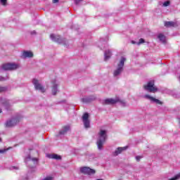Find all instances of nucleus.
<instances>
[{
	"mask_svg": "<svg viewBox=\"0 0 180 180\" xmlns=\"http://www.w3.org/2000/svg\"><path fill=\"white\" fill-rule=\"evenodd\" d=\"M106 140H108V131H106V129H101L97 134L96 144L98 150H102L103 144H105Z\"/></svg>",
	"mask_w": 180,
	"mask_h": 180,
	"instance_id": "f257e3e1",
	"label": "nucleus"
},
{
	"mask_svg": "<svg viewBox=\"0 0 180 180\" xmlns=\"http://www.w3.org/2000/svg\"><path fill=\"white\" fill-rule=\"evenodd\" d=\"M119 102L121 106H127V103L124 100H120L119 98H107L101 101L102 105H115Z\"/></svg>",
	"mask_w": 180,
	"mask_h": 180,
	"instance_id": "f03ea898",
	"label": "nucleus"
},
{
	"mask_svg": "<svg viewBox=\"0 0 180 180\" xmlns=\"http://www.w3.org/2000/svg\"><path fill=\"white\" fill-rule=\"evenodd\" d=\"M126 60L124 56L121 57L120 62L117 64V69L113 72L114 77H118V75H120L122 72H123V67H124Z\"/></svg>",
	"mask_w": 180,
	"mask_h": 180,
	"instance_id": "7ed1b4c3",
	"label": "nucleus"
},
{
	"mask_svg": "<svg viewBox=\"0 0 180 180\" xmlns=\"http://www.w3.org/2000/svg\"><path fill=\"white\" fill-rule=\"evenodd\" d=\"M143 89L151 94H155L158 91V89L154 84V80H150L146 84L143 85Z\"/></svg>",
	"mask_w": 180,
	"mask_h": 180,
	"instance_id": "20e7f679",
	"label": "nucleus"
},
{
	"mask_svg": "<svg viewBox=\"0 0 180 180\" xmlns=\"http://www.w3.org/2000/svg\"><path fill=\"white\" fill-rule=\"evenodd\" d=\"M25 163L30 168H34L37 165L38 159L36 158H32L30 155L25 158Z\"/></svg>",
	"mask_w": 180,
	"mask_h": 180,
	"instance_id": "39448f33",
	"label": "nucleus"
},
{
	"mask_svg": "<svg viewBox=\"0 0 180 180\" xmlns=\"http://www.w3.org/2000/svg\"><path fill=\"white\" fill-rule=\"evenodd\" d=\"M22 120V116H17L11 118L6 122V127H13V126H16L19 122Z\"/></svg>",
	"mask_w": 180,
	"mask_h": 180,
	"instance_id": "423d86ee",
	"label": "nucleus"
},
{
	"mask_svg": "<svg viewBox=\"0 0 180 180\" xmlns=\"http://www.w3.org/2000/svg\"><path fill=\"white\" fill-rule=\"evenodd\" d=\"M20 67V65L16 63H6L2 65V68L5 71H13L18 70Z\"/></svg>",
	"mask_w": 180,
	"mask_h": 180,
	"instance_id": "0eeeda50",
	"label": "nucleus"
},
{
	"mask_svg": "<svg viewBox=\"0 0 180 180\" xmlns=\"http://www.w3.org/2000/svg\"><path fill=\"white\" fill-rule=\"evenodd\" d=\"M32 84L34 86V88L36 91H40L42 94H44L46 92V89L41 85L40 82L37 80V79H32Z\"/></svg>",
	"mask_w": 180,
	"mask_h": 180,
	"instance_id": "6e6552de",
	"label": "nucleus"
},
{
	"mask_svg": "<svg viewBox=\"0 0 180 180\" xmlns=\"http://www.w3.org/2000/svg\"><path fill=\"white\" fill-rule=\"evenodd\" d=\"M50 37L53 41L56 43H58L59 44H65V39L61 38L60 35H56L54 34H51Z\"/></svg>",
	"mask_w": 180,
	"mask_h": 180,
	"instance_id": "1a4fd4ad",
	"label": "nucleus"
},
{
	"mask_svg": "<svg viewBox=\"0 0 180 180\" xmlns=\"http://www.w3.org/2000/svg\"><path fill=\"white\" fill-rule=\"evenodd\" d=\"M82 122L84 124L85 129H89L91 127V124L89 121V114L88 112H85L82 117Z\"/></svg>",
	"mask_w": 180,
	"mask_h": 180,
	"instance_id": "9d476101",
	"label": "nucleus"
},
{
	"mask_svg": "<svg viewBox=\"0 0 180 180\" xmlns=\"http://www.w3.org/2000/svg\"><path fill=\"white\" fill-rule=\"evenodd\" d=\"M80 172L82 174H86V175H94V174L96 172L95 169H91L89 167H82L80 169Z\"/></svg>",
	"mask_w": 180,
	"mask_h": 180,
	"instance_id": "9b49d317",
	"label": "nucleus"
},
{
	"mask_svg": "<svg viewBox=\"0 0 180 180\" xmlns=\"http://www.w3.org/2000/svg\"><path fill=\"white\" fill-rule=\"evenodd\" d=\"M58 80L56 79L52 80V95H57V92H58Z\"/></svg>",
	"mask_w": 180,
	"mask_h": 180,
	"instance_id": "f8f14e48",
	"label": "nucleus"
},
{
	"mask_svg": "<svg viewBox=\"0 0 180 180\" xmlns=\"http://www.w3.org/2000/svg\"><path fill=\"white\" fill-rule=\"evenodd\" d=\"M96 96H95V95L90 96H86V97L81 98V101L83 103H90V102H93V101H96Z\"/></svg>",
	"mask_w": 180,
	"mask_h": 180,
	"instance_id": "ddd939ff",
	"label": "nucleus"
},
{
	"mask_svg": "<svg viewBox=\"0 0 180 180\" xmlns=\"http://www.w3.org/2000/svg\"><path fill=\"white\" fill-rule=\"evenodd\" d=\"M143 98H145V99H148L149 101H150V102H153V103H157L158 105H162V102H161L160 100L148 94L145 95Z\"/></svg>",
	"mask_w": 180,
	"mask_h": 180,
	"instance_id": "4468645a",
	"label": "nucleus"
},
{
	"mask_svg": "<svg viewBox=\"0 0 180 180\" xmlns=\"http://www.w3.org/2000/svg\"><path fill=\"white\" fill-rule=\"evenodd\" d=\"M0 103L4 105L6 110L11 109V103H9V101L6 100V98H1Z\"/></svg>",
	"mask_w": 180,
	"mask_h": 180,
	"instance_id": "2eb2a0df",
	"label": "nucleus"
},
{
	"mask_svg": "<svg viewBox=\"0 0 180 180\" xmlns=\"http://www.w3.org/2000/svg\"><path fill=\"white\" fill-rule=\"evenodd\" d=\"M70 130H71V127L70 125H65L59 131V134L64 136V134H67Z\"/></svg>",
	"mask_w": 180,
	"mask_h": 180,
	"instance_id": "dca6fc26",
	"label": "nucleus"
},
{
	"mask_svg": "<svg viewBox=\"0 0 180 180\" xmlns=\"http://www.w3.org/2000/svg\"><path fill=\"white\" fill-rule=\"evenodd\" d=\"M127 147H119L117 148V150L112 153L114 157H116L119 155V154H122V151H124V150H126Z\"/></svg>",
	"mask_w": 180,
	"mask_h": 180,
	"instance_id": "f3484780",
	"label": "nucleus"
},
{
	"mask_svg": "<svg viewBox=\"0 0 180 180\" xmlns=\"http://www.w3.org/2000/svg\"><path fill=\"white\" fill-rule=\"evenodd\" d=\"M23 58H32L33 57V53L29 51H25L22 52Z\"/></svg>",
	"mask_w": 180,
	"mask_h": 180,
	"instance_id": "a211bd4d",
	"label": "nucleus"
},
{
	"mask_svg": "<svg viewBox=\"0 0 180 180\" xmlns=\"http://www.w3.org/2000/svg\"><path fill=\"white\" fill-rule=\"evenodd\" d=\"M110 57H112V51H110V50L105 51L104 53L105 61H108V60H109V58H110Z\"/></svg>",
	"mask_w": 180,
	"mask_h": 180,
	"instance_id": "6ab92c4d",
	"label": "nucleus"
},
{
	"mask_svg": "<svg viewBox=\"0 0 180 180\" xmlns=\"http://www.w3.org/2000/svg\"><path fill=\"white\" fill-rule=\"evenodd\" d=\"M48 158H51L52 160H61V156L57 154H49L47 155Z\"/></svg>",
	"mask_w": 180,
	"mask_h": 180,
	"instance_id": "aec40b11",
	"label": "nucleus"
},
{
	"mask_svg": "<svg viewBox=\"0 0 180 180\" xmlns=\"http://www.w3.org/2000/svg\"><path fill=\"white\" fill-rule=\"evenodd\" d=\"M176 23L174 22H171V21H167L166 22H165V26L166 27H174L176 26Z\"/></svg>",
	"mask_w": 180,
	"mask_h": 180,
	"instance_id": "412c9836",
	"label": "nucleus"
},
{
	"mask_svg": "<svg viewBox=\"0 0 180 180\" xmlns=\"http://www.w3.org/2000/svg\"><path fill=\"white\" fill-rule=\"evenodd\" d=\"M158 38L159 39V40L160 41H162L164 44H165L166 41H167V38L162 34H159L158 36Z\"/></svg>",
	"mask_w": 180,
	"mask_h": 180,
	"instance_id": "4be33fe9",
	"label": "nucleus"
},
{
	"mask_svg": "<svg viewBox=\"0 0 180 180\" xmlns=\"http://www.w3.org/2000/svg\"><path fill=\"white\" fill-rule=\"evenodd\" d=\"M1 5H3V6H6L8 4V0H0Z\"/></svg>",
	"mask_w": 180,
	"mask_h": 180,
	"instance_id": "5701e85b",
	"label": "nucleus"
},
{
	"mask_svg": "<svg viewBox=\"0 0 180 180\" xmlns=\"http://www.w3.org/2000/svg\"><path fill=\"white\" fill-rule=\"evenodd\" d=\"M180 178V173L179 174H176L174 177L169 179V180H177V179H179Z\"/></svg>",
	"mask_w": 180,
	"mask_h": 180,
	"instance_id": "b1692460",
	"label": "nucleus"
},
{
	"mask_svg": "<svg viewBox=\"0 0 180 180\" xmlns=\"http://www.w3.org/2000/svg\"><path fill=\"white\" fill-rule=\"evenodd\" d=\"M6 79H9V76H6V77L0 76V81H6Z\"/></svg>",
	"mask_w": 180,
	"mask_h": 180,
	"instance_id": "393cba45",
	"label": "nucleus"
},
{
	"mask_svg": "<svg viewBox=\"0 0 180 180\" xmlns=\"http://www.w3.org/2000/svg\"><path fill=\"white\" fill-rule=\"evenodd\" d=\"M144 43V39H140L139 41L137 42L138 46H140V44H143Z\"/></svg>",
	"mask_w": 180,
	"mask_h": 180,
	"instance_id": "a878e982",
	"label": "nucleus"
},
{
	"mask_svg": "<svg viewBox=\"0 0 180 180\" xmlns=\"http://www.w3.org/2000/svg\"><path fill=\"white\" fill-rule=\"evenodd\" d=\"M163 6H169V1H165L164 4H163Z\"/></svg>",
	"mask_w": 180,
	"mask_h": 180,
	"instance_id": "bb28decb",
	"label": "nucleus"
},
{
	"mask_svg": "<svg viewBox=\"0 0 180 180\" xmlns=\"http://www.w3.org/2000/svg\"><path fill=\"white\" fill-rule=\"evenodd\" d=\"M79 2H82V0H75V4L76 5L79 4Z\"/></svg>",
	"mask_w": 180,
	"mask_h": 180,
	"instance_id": "cd10ccee",
	"label": "nucleus"
},
{
	"mask_svg": "<svg viewBox=\"0 0 180 180\" xmlns=\"http://www.w3.org/2000/svg\"><path fill=\"white\" fill-rule=\"evenodd\" d=\"M136 161H140L141 160V156H136Z\"/></svg>",
	"mask_w": 180,
	"mask_h": 180,
	"instance_id": "c85d7f7f",
	"label": "nucleus"
},
{
	"mask_svg": "<svg viewBox=\"0 0 180 180\" xmlns=\"http://www.w3.org/2000/svg\"><path fill=\"white\" fill-rule=\"evenodd\" d=\"M6 151V149L1 150L0 149V154H4Z\"/></svg>",
	"mask_w": 180,
	"mask_h": 180,
	"instance_id": "c756f323",
	"label": "nucleus"
},
{
	"mask_svg": "<svg viewBox=\"0 0 180 180\" xmlns=\"http://www.w3.org/2000/svg\"><path fill=\"white\" fill-rule=\"evenodd\" d=\"M5 91V87H0V92H4Z\"/></svg>",
	"mask_w": 180,
	"mask_h": 180,
	"instance_id": "7c9ffc66",
	"label": "nucleus"
},
{
	"mask_svg": "<svg viewBox=\"0 0 180 180\" xmlns=\"http://www.w3.org/2000/svg\"><path fill=\"white\" fill-rule=\"evenodd\" d=\"M11 169H19V168L18 167L13 166L11 168Z\"/></svg>",
	"mask_w": 180,
	"mask_h": 180,
	"instance_id": "2f4dec72",
	"label": "nucleus"
},
{
	"mask_svg": "<svg viewBox=\"0 0 180 180\" xmlns=\"http://www.w3.org/2000/svg\"><path fill=\"white\" fill-rule=\"evenodd\" d=\"M58 2V0H53V4H57Z\"/></svg>",
	"mask_w": 180,
	"mask_h": 180,
	"instance_id": "473e14b6",
	"label": "nucleus"
},
{
	"mask_svg": "<svg viewBox=\"0 0 180 180\" xmlns=\"http://www.w3.org/2000/svg\"><path fill=\"white\" fill-rule=\"evenodd\" d=\"M132 44H137V42L134 41H131Z\"/></svg>",
	"mask_w": 180,
	"mask_h": 180,
	"instance_id": "72a5a7b5",
	"label": "nucleus"
},
{
	"mask_svg": "<svg viewBox=\"0 0 180 180\" xmlns=\"http://www.w3.org/2000/svg\"><path fill=\"white\" fill-rule=\"evenodd\" d=\"M31 34H36V31H33L31 32Z\"/></svg>",
	"mask_w": 180,
	"mask_h": 180,
	"instance_id": "f704fd0d",
	"label": "nucleus"
},
{
	"mask_svg": "<svg viewBox=\"0 0 180 180\" xmlns=\"http://www.w3.org/2000/svg\"><path fill=\"white\" fill-rule=\"evenodd\" d=\"M0 113H2V110L1 109H0Z\"/></svg>",
	"mask_w": 180,
	"mask_h": 180,
	"instance_id": "c9c22d12",
	"label": "nucleus"
},
{
	"mask_svg": "<svg viewBox=\"0 0 180 180\" xmlns=\"http://www.w3.org/2000/svg\"><path fill=\"white\" fill-rule=\"evenodd\" d=\"M97 180H103V179H98Z\"/></svg>",
	"mask_w": 180,
	"mask_h": 180,
	"instance_id": "e433bc0d",
	"label": "nucleus"
},
{
	"mask_svg": "<svg viewBox=\"0 0 180 180\" xmlns=\"http://www.w3.org/2000/svg\"><path fill=\"white\" fill-rule=\"evenodd\" d=\"M0 141H2V139L0 138Z\"/></svg>",
	"mask_w": 180,
	"mask_h": 180,
	"instance_id": "4c0bfd02",
	"label": "nucleus"
}]
</instances>
